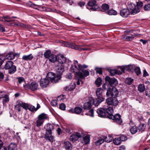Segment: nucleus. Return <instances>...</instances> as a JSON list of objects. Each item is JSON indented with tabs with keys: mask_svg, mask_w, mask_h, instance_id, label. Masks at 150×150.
<instances>
[{
	"mask_svg": "<svg viewBox=\"0 0 150 150\" xmlns=\"http://www.w3.org/2000/svg\"><path fill=\"white\" fill-rule=\"evenodd\" d=\"M63 45L64 46L70 47L72 49H74L79 50H89L91 48L88 47V45H86L87 47L84 48H81L80 47H83L84 45H77L73 43H70L69 42H65Z\"/></svg>",
	"mask_w": 150,
	"mask_h": 150,
	"instance_id": "nucleus-1",
	"label": "nucleus"
},
{
	"mask_svg": "<svg viewBox=\"0 0 150 150\" xmlns=\"http://www.w3.org/2000/svg\"><path fill=\"white\" fill-rule=\"evenodd\" d=\"M13 63L11 61H8L6 63L4 68L6 70H8V72L9 74H12L16 71V67L13 65Z\"/></svg>",
	"mask_w": 150,
	"mask_h": 150,
	"instance_id": "nucleus-2",
	"label": "nucleus"
},
{
	"mask_svg": "<svg viewBox=\"0 0 150 150\" xmlns=\"http://www.w3.org/2000/svg\"><path fill=\"white\" fill-rule=\"evenodd\" d=\"M119 93V91L115 87L112 88H109L106 93V95L108 97L111 96L113 98H116Z\"/></svg>",
	"mask_w": 150,
	"mask_h": 150,
	"instance_id": "nucleus-3",
	"label": "nucleus"
},
{
	"mask_svg": "<svg viewBox=\"0 0 150 150\" xmlns=\"http://www.w3.org/2000/svg\"><path fill=\"white\" fill-rule=\"evenodd\" d=\"M129 66H124L122 67H120L118 69L119 70H117L116 69H112L110 71V74L112 76H114L116 74H121L122 72H124L125 70H128L129 69Z\"/></svg>",
	"mask_w": 150,
	"mask_h": 150,
	"instance_id": "nucleus-4",
	"label": "nucleus"
},
{
	"mask_svg": "<svg viewBox=\"0 0 150 150\" xmlns=\"http://www.w3.org/2000/svg\"><path fill=\"white\" fill-rule=\"evenodd\" d=\"M23 86L25 88H27L32 91H34L38 89V85L35 82H32L30 83L24 85Z\"/></svg>",
	"mask_w": 150,
	"mask_h": 150,
	"instance_id": "nucleus-5",
	"label": "nucleus"
},
{
	"mask_svg": "<svg viewBox=\"0 0 150 150\" xmlns=\"http://www.w3.org/2000/svg\"><path fill=\"white\" fill-rule=\"evenodd\" d=\"M96 1L95 0L90 1L88 3L87 8L93 11L96 10L99 8V6L96 4Z\"/></svg>",
	"mask_w": 150,
	"mask_h": 150,
	"instance_id": "nucleus-6",
	"label": "nucleus"
},
{
	"mask_svg": "<svg viewBox=\"0 0 150 150\" xmlns=\"http://www.w3.org/2000/svg\"><path fill=\"white\" fill-rule=\"evenodd\" d=\"M128 8L131 11V13L133 14L139 12L140 11L139 8L137 7L135 4L133 3L129 4L128 6Z\"/></svg>",
	"mask_w": 150,
	"mask_h": 150,
	"instance_id": "nucleus-7",
	"label": "nucleus"
},
{
	"mask_svg": "<svg viewBox=\"0 0 150 150\" xmlns=\"http://www.w3.org/2000/svg\"><path fill=\"white\" fill-rule=\"evenodd\" d=\"M109 118L112 120L119 124H120L122 122L121 115L118 114H116L114 116L110 115L109 117Z\"/></svg>",
	"mask_w": 150,
	"mask_h": 150,
	"instance_id": "nucleus-8",
	"label": "nucleus"
},
{
	"mask_svg": "<svg viewBox=\"0 0 150 150\" xmlns=\"http://www.w3.org/2000/svg\"><path fill=\"white\" fill-rule=\"evenodd\" d=\"M106 102L107 104L113 106H116L118 103V102L116 98H109L106 100Z\"/></svg>",
	"mask_w": 150,
	"mask_h": 150,
	"instance_id": "nucleus-9",
	"label": "nucleus"
},
{
	"mask_svg": "<svg viewBox=\"0 0 150 150\" xmlns=\"http://www.w3.org/2000/svg\"><path fill=\"white\" fill-rule=\"evenodd\" d=\"M44 138L47 141L52 143L55 141L54 137L52 135V133L45 132Z\"/></svg>",
	"mask_w": 150,
	"mask_h": 150,
	"instance_id": "nucleus-10",
	"label": "nucleus"
},
{
	"mask_svg": "<svg viewBox=\"0 0 150 150\" xmlns=\"http://www.w3.org/2000/svg\"><path fill=\"white\" fill-rule=\"evenodd\" d=\"M105 79L106 83L107 82H108V84L110 86L115 85L117 83V81L116 79L114 78H111L109 76H107Z\"/></svg>",
	"mask_w": 150,
	"mask_h": 150,
	"instance_id": "nucleus-11",
	"label": "nucleus"
},
{
	"mask_svg": "<svg viewBox=\"0 0 150 150\" xmlns=\"http://www.w3.org/2000/svg\"><path fill=\"white\" fill-rule=\"evenodd\" d=\"M82 72L80 71L78 73V76L80 79H84L85 77L88 76L89 74V72L87 70L81 71Z\"/></svg>",
	"mask_w": 150,
	"mask_h": 150,
	"instance_id": "nucleus-12",
	"label": "nucleus"
},
{
	"mask_svg": "<svg viewBox=\"0 0 150 150\" xmlns=\"http://www.w3.org/2000/svg\"><path fill=\"white\" fill-rule=\"evenodd\" d=\"M96 112L99 117H104L106 115V112L105 108H99L97 110Z\"/></svg>",
	"mask_w": 150,
	"mask_h": 150,
	"instance_id": "nucleus-13",
	"label": "nucleus"
},
{
	"mask_svg": "<svg viewBox=\"0 0 150 150\" xmlns=\"http://www.w3.org/2000/svg\"><path fill=\"white\" fill-rule=\"evenodd\" d=\"M49 81L47 79L45 78L42 79L40 81V85L43 88L46 87L49 84Z\"/></svg>",
	"mask_w": 150,
	"mask_h": 150,
	"instance_id": "nucleus-14",
	"label": "nucleus"
},
{
	"mask_svg": "<svg viewBox=\"0 0 150 150\" xmlns=\"http://www.w3.org/2000/svg\"><path fill=\"white\" fill-rule=\"evenodd\" d=\"M70 69L71 72L75 73L76 75L78 76V73L80 72L79 67L76 65H72L70 68Z\"/></svg>",
	"mask_w": 150,
	"mask_h": 150,
	"instance_id": "nucleus-15",
	"label": "nucleus"
},
{
	"mask_svg": "<svg viewBox=\"0 0 150 150\" xmlns=\"http://www.w3.org/2000/svg\"><path fill=\"white\" fill-rule=\"evenodd\" d=\"M22 101L18 100L16 103V105H14L15 110L17 111L18 112H20L22 109L21 105Z\"/></svg>",
	"mask_w": 150,
	"mask_h": 150,
	"instance_id": "nucleus-16",
	"label": "nucleus"
},
{
	"mask_svg": "<svg viewBox=\"0 0 150 150\" xmlns=\"http://www.w3.org/2000/svg\"><path fill=\"white\" fill-rule=\"evenodd\" d=\"M56 70L57 74L60 75L61 76L64 70V67L62 64L58 65L57 67Z\"/></svg>",
	"mask_w": 150,
	"mask_h": 150,
	"instance_id": "nucleus-17",
	"label": "nucleus"
},
{
	"mask_svg": "<svg viewBox=\"0 0 150 150\" xmlns=\"http://www.w3.org/2000/svg\"><path fill=\"white\" fill-rule=\"evenodd\" d=\"M81 136L80 133L76 132V133L72 134L70 137V139L71 141L74 142L77 140Z\"/></svg>",
	"mask_w": 150,
	"mask_h": 150,
	"instance_id": "nucleus-18",
	"label": "nucleus"
},
{
	"mask_svg": "<svg viewBox=\"0 0 150 150\" xmlns=\"http://www.w3.org/2000/svg\"><path fill=\"white\" fill-rule=\"evenodd\" d=\"M130 11L128 9H124L120 11L121 16L124 17H126L129 14Z\"/></svg>",
	"mask_w": 150,
	"mask_h": 150,
	"instance_id": "nucleus-19",
	"label": "nucleus"
},
{
	"mask_svg": "<svg viewBox=\"0 0 150 150\" xmlns=\"http://www.w3.org/2000/svg\"><path fill=\"white\" fill-rule=\"evenodd\" d=\"M105 111L106 112V115L107 114V117L109 118V117L110 115H112V113L113 112V110L112 107H109L107 108H105Z\"/></svg>",
	"mask_w": 150,
	"mask_h": 150,
	"instance_id": "nucleus-20",
	"label": "nucleus"
},
{
	"mask_svg": "<svg viewBox=\"0 0 150 150\" xmlns=\"http://www.w3.org/2000/svg\"><path fill=\"white\" fill-rule=\"evenodd\" d=\"M63 147L67 150H71L72 149V145L69 141H66L64 143Z\"/></svg>",
	"mask_w": 150,
	"mask_h": 150,
	"instance_id": "nucleus-21",
	"label": "nucleus"
},
{
	"mask_svg": "<svg viewBox=\"0 0 150 150\" xmlns=\"http://www.w3.org/2000/svg\"><path fill=\"white\" fill-rule=\"evenodd\" d=\"M90 141V136L89 135H86L84 137L81 142L83 144H87L89 143Z\"/></svg>",
	"mask_w": 150,
	"mask_h": 150,
	"instance_id": "nucleus-22",
	"label": "nucleus"
},
{
	"mask_svg": "<svg viewBox=\"0 0 150 150\" xmlns=\"http://www.w3.org/2000/svg\"><path fill=\"white\" fill-rule=\"evenodd\" d=\"M137 127L139 132H142L144 131L146 127V125L144 124L140 123Z\"/></svg>",
	"mask_w": 150,
	"mask_h": 150,
	"instance_id": "nucleus-23",
	"label": "nucleus"
},
{
	"mask_svg": "<svg viewBox=\"0 0 150 150\" xmlns=\"http://www.w3.org/2000/svg\"><path fill=\"white\" fill-rule=\"evenodd\" d=\"M76 85L74 82H72L71 83L70 85L69 86L66 87L65 89L66 91H71L74 90L75 88Z\"/></svg>",
	"mask_w": 150,
	"mask_h": 150,
	"instance_id": "nucleus-24",
	"label": "nucleus"
},
{
	"mask_svg": "<svg viewBox=\"0 0 150 150\" xmlns=\"http://www.w3.org/2000/svg\"><path fill=\"white\" fill-rule=\"evenodd\" d=\"M103 98H99L97 97L96 99L93 100V103L95 106H98L100 103L103 101Z\"/></svg>",
	"mask_w": 150,
	"mask_h": 150,
	"instance_id": "nucleus-25",
	"label": "nucleus"
},
{
	"mask_svg": "<svg viewBox=\"0 0 150 150\" xmlns=\"http://www.w3.org/2000/svg\"><path fill=\"white\" fill-rule=\"evenodd\" d=\"M103 90L101 88H98L96 91L97 97L99 98H103L102 96Z\"/></svg>",
	"mask_w": 150,
	"mask_h": 150,
	"instance_id": "nucleus-26",
	"label": "nucleus"
},
{
	"mask_svg": "<svg viewBox=\"0 0 150 150\" xmlns=\"http://www.w3.org/2000/svg\"><path fill=\"white\" fill-rule=\"evenodd\" d=\"M53 129V127L52 125L50 124H47L46 125L45 132L52 133V131Z\"/></svg>",
	"mask_w": 150,
	"mask_h": 150,
	"instance_id": "nucleus-27",
	"label": "nucleus"
},
{
	"mask_svg": "<svg viewBox=\"0 0 150 150\" xmlns=\"http://www.w3.org/2000/svg\"><path fill=\"white\" fill-rule=\"evenodd\" d=\"M38 117L44 122V120L47 119V116L46 114L42 113L40 114L38 116Z\"/></svg>",
	"mask_w": 150,
	"mask_h": 150,
	"instance_id": "nucleus-28",
	"label": "nucleus"
},
{
	"mask_svg": "<svg viewBox=\"0 0 150 150\" xmlns=\"http://www.w3.org/2000/svg\"><path fill=\"white\" fill-rule=\"evenodd\" d=\"M145 89V86L143 84H140L138 86V90L140 92H143Z\"/></svg>",
	"mask_w": 150,
	"mask_h": 150,
	"instance_id": "nucleus-29",
	"label": "nucleus"
},
{
	"mask_svg": "<svg viewBox=\"0 0 150 150\" xmlns=\"http://www.w3.org/2000/svg\"><path fill=\"white\" fill-rule=\"evenodd\" d=\"M61 76L57 74V76H54V78L52 79L51 82L53 83H56L57 82L61 79Z\"/></svg>",
	"mask_w": 150,
	"mask_h": 150,
	"instance_id": "nucleus-30",
	"label": "nucleus"
},
{
	"mask_svg": "<svg viewBox=\"0 0 150 150\" xmlns=\"http://www.w3.org/2000/svg\"><path fill=\"white\" fill-rule=\"evenodd\" d=\"M138 131L137 127L135 125L132 126L130 129V132L132 134H135Z\"/></svg>",
	"mask_w": 150,
	"mask_h": 150,
	"instance_id": "nucleus-31",
	"label": "nucleus"
},
{
	"mask_svg": "<svg viewBox=\"0 0 150 150\" xmlns=\"http://www.w3.org/2000/svg\"><path fill=\"white\" fill-rule=\"evenodd\" d=\"M91 102H86L83 105L84 108L85 109H90L91 108Z\"/></svg>",
	"mask_w": 150,
	"mask_h": 150,
	"instance_id": "nucleus-32",
	"label": "nucleus"
},
{
	"mask_svg": "<svg viewBox=\"0 0 150 150\" xmlns=\"http://www.w3.org/2000/svg\"><path fill=\"white\" fill-rule=\"evenodd\" d=\"M54 76H55L54 73L52 72H49L47 74L46 77L47 79H50L51 81L52 79L54 78Z\"/></svg>",
	"mask_w": 150,
	"mask_h": 150,
	"instance_id": "nucleus-33",
	"label": "nucleus"
},
{
	"mask_svg": "<svg viewBox=\"0 0 150 150\" xmlns=\"http://www.w3.org/2000/svg\"><path fill=\"white\" fill-rule=\"evenodd\" d=\"M57 61L59 62L60 64H62L66 62V59L65 57H58Z\"/></svg>",
	"mask_w": 150,
	"mask_h": 150,
	"instance_id": "nucleus-34",
	"label": "nucleus"
},
{
	"mask_svg": "<svg viewBox=\"0 0 150 150\" xmlns=\"http://www.w3.org/2000/svg\"><path fill=\"white\" fill-rule=\"evenodd\" d=\"M44 56H54V55L51 53V51L50 50H47L44 53Z\"/></svg>",
	"mask_w": 150,
	"mask_h": 150,
	"instance_id": "nucleus-35",
	"label": "nucleus"
},
{
	"mask_svg": "<svg viewBox=\"0 0 150 150\" xmlns=\"http://www.w3.org/2000/svg\"><path fill=\"white\" fill-rule=\"evenodd\" d=\"M43 121H42L38 117V119L35 122V124H36V126L38 127L40 126L43 124Z\"/></svg>",
	"mask_w": 150,
	"mask_h": 150,
	"instance_id": "nucleus-36",
	"label": "nucleus"
},
{
	"mask_svg": "<svg viewBox=\"0 0 150 150\" xmlns=\"http://www.w3.org/2000/svg\"><path fill=\"white\" fill-rule=\"evenodd\" d=\"M46 58H48L49 61L52 62L54 63L57 61L58 57H45Z\"/></svg>",
	"mask_w": 150,
	"mask_h": 150,
	"instance_id": "nucleus-37",
	"label": "nucleus"
},
{
	"mask_svg": "<svg viewBox=\"0 0 150 150\" xmlns=\"http://www.w3.org/2000/svg\"><path fill=\"white\" fill-rule=\"evenodd\" d=\"M82 109L81 107H75V113L79 114L82 112Z\"/></svg>",
	"mask_w": 150,
	"mask_h": 150,
	"instance_id": "nucleus-38",
	"label": "nucleus"
},
{
	"mask_svg": "<svg viewBox=\"0 0 150 150\" xmlns=\"http://www.w3.org/2000/svg\"><path fill=\"white\" fill-rule=\"evenodd\" d=\"M137 35L135 34L132 35L130 36H127L125 38V40L126 41H131Z\"/></svg>",
	"mask_w": 150,
	"mask_h": 150,
	"instance_id": "nucleus-39",
	"label": "nucleus"
},
{
	"mask_svg": "<svg viewBox=\"0 0 150 150\" xmlns=\"http://www.w3.org/2000/svg\"><path fill=\"white\" fill-rule=\"evenodd\" d=\"M16 147V144L13 143H11L10 144L8 147V150H14Z\"/></svg>",
	"mask_w": 150,
	"mask_h": 150,
	"instance_id": "nucleus-40",
	"label": "nucleus"
},
{
	"mask_svg": "<svg viewBox=\"0 0 150 150\" xmlns=\"http://www.w3.org/2000/svg\"><path fill=\"white\" fill-rule=\"evenodd\" d=\"M102 81V79L100 77H98L96 81L95 84L98 86H99L101 84Z\"/></svg>",
	"mask_w": 150,
	"mask_h": 150,
	"instance_id": "nucleus-41",
	"label": "nucleus"
},
{
	"mask_svg": "<svg viewBox=\"0 0 150 150\" xmlns=\"http://www.w3.org/2000/svg\"><path fill=\"white\" fill-rule=\"evenodd\" d=\"M120 139L119 137L115 138L113 140V143L115 145H119L121 143Z\"/></svg>",
	"mask_w": 150,
	"mask_h": 150,
	"instance_id": "nucleus-42",
	"label": "nucleus"
},
{
	"mask_svg": "<svg viewBox=\"0 0 150 150\" xmlns=\"http://www.w3.org/2000/svg\"><path fill=\"white\" fill-rule=\"evenodd\" d=\"M3 18L4 19V21L11 22L13 21V20H12V18L11 17H10L8 16H4Z\"/></svg>",
	"mask_w": 150,
	"mask_h": 150,
	"instance_id": "nucleus-43",
	"label": "nucleus"
},
{
	"mask_svg": "<svg viewBox=\"0 0 150 150\" xmlns=\"http://www.w3.org/2000/svg\"><path fill=\"white\" fill-rule=\"evenodd\" d=\"M107 13L108 15H116L117 14V12L114 10L111 9L108 11Z\"/></svg>",
	"mask_w": 150,
	"mask_h": 150,
	"instance_id": "nucleus-44",
	"label": "nucleus"
},
{
	"mask_svg": "<svg viewBox=\"0 0 150 150\" xmlns=\"http://www.w3.org/2000/svg\"><path fill=\"white\" fill-rule=\"evenodd\" d=\"M109 6L106 4H103L101 6L102 8L105 11L108 10L109 8Z\"/></svg>",
	"mask_w": 150,
	"mask_h": 150,
	"instance_id": "nucleus-45",
	"label": "nucleus"
},
{
	"mask_svg": "<svg viewBox=\"0 0 150 150\" xmlns=\"http://www.w3.org/2000/svg\"><path fill=\"white\" fill-rule=\"evenodd\" d=\"M133 81V79L131 78H127L125 79V82L127 84L130 85L132 84Z\"/></svg>",
	"mask_w": 150,
	"mask_h": 150,
	"instance_id": "nucleus-46",
	"label": "nucleus"
},
{
	"mask_svg": "<svg viewBox=\"0 0 150 150\" xmlns=\"http://www.w3.org/2000/svg\"><path fill=\"white\" fill-rule=\"evenodd\" d=\"M105 141V139H101L97 141H96L95 142L97 146H99L102 144L104 141Z\"/></svg>",
	"mask_w": 150,
	"mask_h": 150,
	"instance_id": "nucleus-47",
	"label": "nucleus"
},
{
	"mask_svg": "<svg viewBox=\"0 0 150 150\" xmlns=\"http://www.w3.org/2000/svg\"><path fill=\"white\" fill-rule=\"evenodd\" d=\"M21 104L22 108L26 110L28 109L29 105L27 103H23L22 101Z\"/></svg>",
	"mask_w": 150,
	"mask_h": 150,
	"instance_id": "nucleus-48",
	"label": "nucleus"
},
{
	"mask_svg": "<svg viewBox=\"0 0 150 150\" xmlns=\"http://www.w3.org/2000/svg\"><path fill=\"white\" fill-rule=\"evenodd\" d=\"M3 102L4 103H6L8 102L9 100V97L8 95L6 94L5 96L3 98Z\"/></svg>",
	"mask_w": 150,
	"mask_h": 150,
	"instance_id": "nucleus-49",
	"label": "nucleus"
},
{
	"mask_svg": "<svg viewBox=\"0 0 150 150\" xmlns=\"http://www.w3.org/2000/svg\"><path fill=\"white\" fill-rule=\"evenodd\" d=\"M112 136H108V137H107L105 139V141L107 142H111L112 140Z\"/></svg>",
	"mask_w": 150,
	"mask_h": 150,
	"instance_id": "nucleus-50",
	"label": "nucleus"
},
{
	"mask_svg": "<svg viewBox=\"0 0 150 150\" xmlns=\"http://www.w3.org/2000/svg\"><path fill=\"white\" fill-rule=\"evenodd\" d=\"M78 66L79 67V68H80V69L81 71L83 70V69L86 68L88 67V66L86 65L83 64L81 65L79 64L78 65Z\"/></svg>",
	"mask_w": 150,
	"mask_h": 150,
	"instance_id": "nucleus-51",
	"label": "nucleus"
},
{
	"mask_svg": "<svg viewBox=\"0 0 150 150\" xmlns=\"http://www.w3.org/2000/svg\"><path fill=\"white\" fill-rule=\"evenodd\" d=\"M28 109L32 112L36 111L35 108L34 106L31 105H29Z\"/></svg>",
	"mask_w": 150,
	"mask_h": 150,
	"instance_id": "nucleus-52",
	"label": "nucleus"
},
{
	"mask_svg": "<svg viewBox=\"0 0 150 150\" xmlns=\"http://www.w3.org/2000/svg\"><path fill=\"white\" fill-rule=\"evenodd\" d=\"M144 8L145 11L150 10V4H148L145 5L144 7Z\"/></svg>",
	"mask_w": 150,
	"mask_h": 150,
	"instance_id": "nucleus-53",
	"label": "nucleus"
},
{
	"mask_svg": "<svg viewBox=\"0 0 150 150\" xmlns=\"http://www.w3.org/2000/svg\"><path fill=\"white\" fill-rule=\"evenodd\" d=\"M143 6V3L141 1H139L137 2V7L139 9V8L142 7Z\"/></svg>",
	"mask_w": 150,
	"mask_h": 150,
	"instance_id": "nucleus-54",
	"label": "nucleus"
},
{
	"mask_svg": "<svg viewBox=\"0 0 150 150\" xmlns=\"http://www.w3.org/2000/svg\"><path fill=\"white\" fill-rule=\"evenodd\" d=\"M134 71L137 75H138L140 74L141 71L139 67H137L135 68Z\"/></svg>",
	"mask_w": 150,
	"mask_h": 150,
	"instance_id": "nucleus-55",
	"label": "nucleus"
},
{
	"mask_svg": "<svg viewBox=\"0 0 150 150\" xmlns=\"http://www.w3.org/2000/svg\"><path fill=\"white\" fill-rule=\"evenodd\" d=\"M145 93L146 96L148 97H150V89H147L145 91Z\"/></svg>",
	"mask_w": 150,
	"mask_h": 150,
	"instance_id": "nucleus-56",
	"label": "nucleus"
},
{
	"mask_svg": "<svg viewBox=\"0 0 150 150\" xmlns=\"http://www.w3.org/2000/svg\"><path fill=\"white\" fill-rule=\"evenodd\" d=\"M19 54H14L12 52H10L8 53V54H7L6 56H7L8 55H9V56H10L11 55H13V56H19Z\"/></svg>",
	"mask_w": 150,
	"mask_h": 150,
	"instance_id": "nucleus-57",
	"label": "nucleus"
},
{
	"mask_svg": "<svg viewBox=\"0 0 150 150\" xmlns=\"http://www.w3.org/2000/svg\"><path fill=\"white\" fill-rule=\"evenodd\" d=\"M66 107L64 103H62L60 105L59 108L60 109L64 110L65 109Z\"/></svg>",
	"mask_w": 150,
	"mask_h": 150,
	"instance_id": "nucleus-58",
	"label": "nucleus"
},
{
	"mask_svg": "<svg viewBox=\"0 0 150 150\" xmlns=\"http://www.w3.org/2000/svg\"><path fill=\"white\" fill-rule=\"evenodd\" d=\"M87 114L93 117L94 116L93 110V109H91L89 110Z\"/></svg>",
	"mask_w": 150,
	"mask_h": 150,
	"instance_id": "nucleus-59",
	"label": "nucleus"
},
{
	"mask_svg": "<svg viewBox=\"0 0 150 150\" xmlns=\"http://www.w3.org/2000/svg\"><path fill=\"white\" fill-rule=\"evenodd\" d=\"M119 138L120 139L121 141H124L127 140V137L124 135H121Z\"/></svg>",
	"mask_w": 150,
	"mask_h": 150,
	"instance_id": "nucleus-60",
	"label": "nucleus"
},
{
	"mask_svg": "<svg viewBox=\"0 0 150 150\" xmlns=\"http://www.w3.org/2000/svg\"><path fill=\"white\" fill-rule=\"evenodd\" d=\"M6 95L4 91H0V99L1 98H3Z\"/></svg>",
	"mask_w": 150,
	"mask_h": 150,
	"instance_id": "nucleus-61",
	"label": "nucleus"
},
{
	"mask_svg": "<svg viewBox=\"0 0 150 150\" xmlns=\"http://www.w3.org/2000/svg\"><path fill=\"white\" fill-rule=\"evenodd\" d=\"M51 104L52 106H55L57 105V102L56 100H53L51 102Z\"/></svg>",
	"mask_w": 150,
	"mask_h": 150,
	"instance_id": "nucleus-62",
	"label": "nucleus"
},
{
	"mask_svg": "<svg viewBox=\"0 0 150 150\" xmlns=\"http://www.w3.org/2000/svg\"><path fill=\"white\" fill-rule=\"evenodd\" d=\"M96 72L99 74H102V71L101 68H96Z\"/></svg>",
	"mask_w": 150,
	"mask_h": 150,
	"instance_id": "nucleus-63",
	"label": "nucleus"
},
{
	"mask_svg": "<svg viewBox=\"0 0 150 150\" xmlns=\"http://www.w3.org/2000/svg\"><path fill=\"white\" fill-rule=\"evenodd\" d=\"M17 79L18 82L20 83L23 82L24 80V78L22 77H18Z\"/></svg>",
	"mask_w": 150,
	"mask_h": 150,
	"instance_id": "nucleus-64",
	"label": "nucleus"
}]
</instances>
